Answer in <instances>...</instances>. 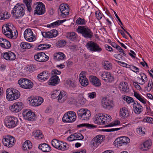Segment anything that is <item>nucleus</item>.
<instances>
[{"instance_id":"1","label":"nucleus","mask_w":153,"mask_h":153,"mask_svg":"<svg viewBox=\"0 0 153 153\" xmlns=\"http://www.w3.org/2000/svg\"><path fill=\"white\" fill-rule=\"evenodd\" d=\"M76 31L81 34L83 37L87 39H91L93 36V33L87 26H79L76 29Z\"/></svg>"},{"instance_id":"2","label":"nucleus","mask_w":153,"mask_h":153,"mask_svg":"<svg viewBox=\"0 0 153 153\" xmlns=\"http://www.w3.org/2000/svg\"><path fill=\"white\" fill-rule=\"evenodd\" d=\"M6 98L9 101L17 100L20 96L19 91L15 89L7 88L6 91Z\"/></svg>"},{"instance_id":"3","label":"nucleus","mask_w":153,"mask_h":153,"mask_svg":"<svg viewBox=\"0 0 153 153\" xmlns=\"http://www.w3.org/2000/svg\"><path fill=\"white\" fill-rule=\"evenodd\" d=\"M25 6L23 4L19 5L17 4L13 8L11 13L14 16L16 17V19H18L22 17L25 14Z\"/></svg>"},{"instance_id":"4","label":"nucleus","mask_w":153,"mask_h":153,"mask_svg":"<svg viewBox=\"0 0 153 153\" xmlns=\"http://www.w3.org/2000/svg\"><path fill=\"white\" fill-rule=\"evenodd\" d=\"M18 122V118L13 116L6 117L4 121L5 125L9 128H12L15 127L17 125Z\"/></svg>"},{"instance_id":"5","label":"nucleus","mask_w":153,"mask_h":153,"mask_svg":"<svg viewBox=\"0 0 153 153\" xmlns=\"http://www.w3.org/2000/svg\"><path fill=\"white\" fill-rule=\"evenodd\" d=\"M78 118L82 120H87L91 116V111L86 109L81 108L77 111Z\"/></svg>"},{"instance_id":"6","label":"nucleus","mask_w":153,"mask_h":153,"mask_svg":"<svg viewBox=\"0 0 153 153\" xmlns=\"http://www.w3.org/2000/svg\"><path fill=\"white\" fill-rule=\"evenodd\" d=\"M130 142L129 138L126 136H122L117 138L114 141L113 144L117 147L123 146H126Z\"/></svg>"},{"instance_id":"7","label":"nucleus","mask_w":153,"mask_h":153,"mask_svg":"<svg viewBox=\"0 0 153 153\" xmlns=\"http://www.w3.org/2000/svg\"><path fill=\"white\" fill-rule=\"evenodd\" d=\"M85 47L90 51L93 52H101L102 49L97 43L92 41L88 42L85 45Z\"/></svg>"},{"instance_id":"8","label":"nucleus","mask_w":153,"mask_h":153,"mask_svg":"<svg viewBox=\"0 0 153 153\" xmlns=\"http://www.w3.org/2000/svg\"><path fill=\"white\" fill-rule=\"evenodd\" d=\"M2 142L4 146L8 147H11L14 145L16 140L13 136L7 135L2 139Z\"/></svg>"},{"instance_id":"9","label":"nucleus","mask_w":153,"mask_h":153,"mask_svg":"<svg viewBox=\"0 0 153 153\" xmlns=\"http://www.w3.org/2000/svg\"><path fill=\"white\" fill-rule=\"evenodd\" d=\"M13 27L11 26V25H4L2 27V31L3 33L9 38H14L16 36H15L13 35Z\"/></svg>"},{"instance_id":"10","label":"nucleus","mask_w":153,"mask_h":153,"mask_svg":"<svg viewBox=\"0 0 153 153\" xmlns=\"http://www.w3.org/2000/svg\"><path fill=\"white\" fill-rule=\"evenodd\" d=\"M101 103L103 108L108 110H110L114 106L113 100L108 98L107 97L102 98Z\"/></svg>"},{"instance_id":"11","label":"nucleus","mask_w":153,"mask_h":153,"mask_svg":"<svg viewBox=\"0 0 153 153\" xmlns=\"http://www.w3.org/2000/svg\"><path fill=\"white\" fill-rule=\"evenodd\" d=\"M36 4L34 14H37L38 15H40L44 14L45 12V5L41 2H38Z\"/></svg>"},{"instance_id":"12","label":"nucleus","mask_w":153,"mask_h":153,"mask_svg":"<svg viewBox=\"0 0 153 153\" xmlns=\"http://www.w3.org/2000/svg\"><path fill=\"white\" fill-rule=\"evenodd\" d=\"M24 104L22 102H15L10 106L9 108L11 111L13 112H18L21 111L23 108Z\"/></svg>"},{"instance_id":"13","label":"nucleus","mask_w":153,"mask_h":153,"mask_svg":"<svg viewBox=\"0 0 153 153\" xmlns=\"http://www.w3.org/2000/svg\"><path fill=\"white\" fill-rule=\"evenodd\" d=\"M60 13L61 16L63 18H65L66 16L69 14V6L67 4L65 5L64 4H62L59 6V7Z\"/></svg>"},{"instance_id":"14","label":"nucleus","mask_w":153,"mask_h":153,"mask_svg":"<svg viewBox=\"0 0 153 153\" xmlns=\"http://www.w3.org/2000/svg\"><path fill=\"white\" fill-rule=\"evenodd\" d=\"M52 76L48 81V84L51 85H56L57 83V70H53L51 72Z\"/></svg>"},{"instance_id":"15","label":"nucleus","mask_w":153,"mask_h":153,"mask_svg":"<svg viewBox=\"0 0 153 153\" xmlns=\"http://www.w3.org/2000/svg\"><path fill=\"white\" fill-rule=\"evenodd\" d=\"M22 115L25 119L28 120L33 121L35 119V114L34 113L28 110L23 111Z\"/></svg>"},{"instance_id":"16","label":"nucleus","mask_w":153,"mask_h":153,"mask_svg":"<svg viewBox=\"0 0 153 153\" xmlns=\"http://www.w3.org/2000/svg\"><path fill=\"white\" fill-rule=\"evenodd\" d=\"M28 101L31 105L38 106L41 105L43 101V99L41 97H38V98L33 97L28 98Z\"/></svg>"},{"instance_id":"17","label":"nucleus","mask_w":153,"mask_h":153,"mask_svg":"<svg viewBox=\"0 0 153 153\" xmlns=\"http://www.w3.org/2000/svg\"><path fill=\"white\" fill-rule=\"evenodd\" d=\"M34 58L37 61L42 62L47 61L48 60L49 57L45 53L41 52L35 55Z\"/></svg>"},{"instance_id":"18","label":"nucleus","mask_w":153,"mask_h":153,"mask_svg":"<svg viewBox=\"0 0 153 153\" xmlns=\"http://www.w3.org/2000/svg\"><path fill=\"white\" fill-rule=\"evenodd\" d=\"M100 74L102 79L106 82H112L114 80L113 76L111 75L109 72L104 71Z\"/></svg>"},{"instance_id":"19","label":"nucleus","mask_w":153,"mask_h":153,"mask_svg":"<svg viewBox=\"0 0 153 153\" xmlns=\"http://www.w3.org/2000/svg\"><path fill=\"white\" fill-rule=\"evenodd\" d=\"M25 38L27 41L31 42L33 39V33L31 29L28 28L26 29L24 33Z\"/></svg>"},{"instance_id":"20","label":"nucleus","mask_w":153,"mask_h":153,"mask_svg":"<svg viewBox=\"0 0 153 153\" xmlns=\"http://www.w3.org/2000/svg\"><path fill=\"white\" fill-rule=\"evenodd\" d=\"M152 145V140L149 139L145 141L140 146V149L143 151H146L150 149Z\"/></svg>"},{"instance_id":"21","label":"nucleus","mask_w":153,"mask_h":153,"mask_svg":"<svg viewBox=\"0 0 153 153\" xmlns=\"http://www.w3.org/2000/svg\"><path fill=\"white\" fill-rule=\"evenodd\" d=\"M89 80L91 84L95 87H99L101 85L100 80L95 76H90L89 77Z\"/></svg>"},{"instance_id":"22","label":"nucleus","mask_w":153,"mask_h":153,"mask_svg":"<svg viewBox=\"0 0 153 153\" xmlns=\"http://www.w3.org/2000/svg\"><path fill=\"white\" fill-rule=\"evenodd\" d=\"M68 94L67 93L64 91H62L58 95V102L62 103L67 99Z\"/></svg>"},{"instance_id":"23","label":"nucleus","mask_w":153,"mask_h":153,"mask_svg":"<svg viewBox=\"0 0 153 153\" xmlns=\"http://www.w3.org/2000/svg\"><path fill=\"white\" fill-rule=\"evenodd\" d=\"M3 56L4 58L7 60H14L16 58L15 54L11 51L4 53Z\"/></svg>"},{"instance_id":"24","label":"nucleus","mask_w":153,"mask_h":153,"mask_svg":"<svg viewBox=\"0 0 153 153\" xmlns=\"http://www.w3.org/2000/svg\"><path fill=\"white\" fill-rule=\"evenodd\" d=\"M67 85L71 90H75V88L77 86L76 81L72 79H68L66 81Z\"/></svg>"},{"instance_id":"25","label":"nucleus","mask_w":153,"mask_h":153,"mask_svg":"<svg viewBox=\"0 0 153 153\" xmlns=\"http://www.w3.org/2000/svg\"><path fill=\"white\" fill-rule=\"evenodd\" d=\"M49 76L50 73L48 71H45L39 74L37 77L40 80L45 81L49 77Z\"/></svg>"},{"instance_id":"26","label":"nucleus","mask_w":153,"mask_h":153,"mask_svg":"<svg viewBox=\"0 0 153 153\" xmlns=\"http://www.w3.org/2000/svg\"><path fill=\"white\" fill-rule=\"evenodd\" d=\"M79 81L81 85L84 87L87 86L88 84V80L85 75H83L82 73L79 75Z\"/></svg>"},{"instance_id":"27","label":"nucleus","mask_w":153,"mask_h":153,"mask_svg":"<svg viewBox=\"0 0 153 153\" xmlns=\"http://www.w3.org/2000/svg\"><path fill=\"white\" fill-rule=\"evenodd\" d=\"M38 148L44 152H49L51 150L50 146L45 143H43L39 145Z\"/></svg>"},{"instance_id":"28","label":"nucleus","mask_w":153,"mask_h":153,"mask_svg":"<svg viewBox=\"0 0 153 153\" xmlns=\"http://www.w3.org/2000/svg\"><path fill=\"white\" fill-rule=\"evenodd\" d=\"M66 37L72 41H74L77 39V35L74 32H71L66 33Z\"/></svg>"},{"instance_id":"29","label":"nucleus","mask_w":153,"mask_h":153,"mask_svg":"<svg viewBox=\"0 0 153 153\" xmlns=\"http://www.w3.org/2000/svg\"><path fill=\"white\" fill-rule=\"evenodd\" d=\"M137 105L133 107L134 112L137 114H140L143 111V107L140 103H137Z\"/></svg>"},{"instance_id":"30","label":"nucleus","mask_w":153,"mask_h":153,"mask_svg":"<svg viewBox=\"0 0 153 153\" xmlns=\"http://www.w3.org/2000/svg\"><path fill=\"white\" fill-rule=\"evenodd\" d=\"M33 136L37 139H40L44 137L42 131L39 130H36L33 132Z\"/></svg>"},{"instance_id":"31","label":"nucleus","mask_w":153,"mask_h":153,"mask_svg":"<svg viewBox=\"0 0 153 153\" xmlns=\"http://www.w3.org/2000/svg\"><path fill=\"white\" fill-rule=\"evenodd\" d=\"M134 96L140 102L145 104L146 103V100L144 97H142L140 94L138 93L135 91H134Z\"/></svg>"},{"instance_id":"32","label":"nucleus","mask_w":153,"mask_h":153,"mask_svg":"<svg viewBox=\"0 0 153 153\" xmlns=\"http://www.w3.org/2000/svg\"><path fill=\"white\" fill-rule=\"evenodd\" d=\"M58 149L62 151L66 150L67 149V147L66 145L67 143L62 141H60L58 140Z\"/></svg>"},{"instance_id":"33","label":"nucleus","mask_w":153,"mask_h":153,"mask_svg":"<svg viewBox=\"0 0 153 153\" xmlns=\"http://www.w3.org/2000/svg\"><path fill=\"white\" fill-rule=\"evenodd\" d=\"M120 116L123 117H127L128 116V111L127 108L125 107H123L120 109Z\"/></svg>"},{"instance_id":"34","label":"nucleus","mask_w":153,"mask_h":153,"mask_svg":"<svg viewBox=\"0 0 153 153\" xmlns=\"http://www.w3.org/2000/svg\"><path fill=\"white\" fill-rule=\"evenodd\" d=\"M111 116L107 114L103 115V121L102 122V125L108 124L111 121Z\"/></svg>"},{"instance_id":"35","label":"nucleus","mask_w":153,"mask_h":153,"mask_svg":"<svg viewBox=\"0 0 153 153\" xmlns=\"http://www.w3.org/2000/svg\"><path fill=\"white\" fill-rule=\"evenodd\" d=\"M32 144L29 140H27L23 144V148L24 150H28L30 149L32 147Z\"/></svg>"},{"instance_id":"36","label":"nucleus","mask_w":153,"mask_h":153,"mask_svg":"<svg viewBox=\"0 0 153 153\" xmlns=\"http://www.w3.org/2000/svg\"><path fill=\"white\" fill-rule=\"evenodd\" d=\"M101 114H96V117L95 119L94 120V121L95 123L97 124L102 125V120H101L100 119L102 117H101Z\"/></svg>"},{"instance_id":"37","label":"nucleus","mask_w":153,"mask_h":153,"mask_svg":"<svg viewBox=\"0 0 153 153\" xmlns=\"http://www.w3.org/2000/svg\"><path fill=\"white\" fill-rule=\"evenodd\" d=\"M126 68H129L131 70L137 74L139 72V69L136 66L133 65H130L126 64Z\"/></svg>"},{"instance_id":"38","label":"nucleus","mask_w":153,"mask_h":153,"mask_svg":"<svg viewBox=\"0 0 153 153\" xmlns=\"http://www.w3.org/2000/svg\"><path fill=\"white\" fill-rule=\"evenodd\" d=\"M102 65L104 68L107 70H109L112 68V64L108 61H103Z\"/></svg>"},{"instance_id":"39","label":"nucleus","mask_w":153,"mask_h":153,"mask_svg":"<svg viewBox=\"0 0 153 153\" xmlns=\"http://www.w3.org/2000/svg\"><path fill=\"white\" fill-rule=\"evenodd\" d=\"M67 114L65 113L63 117L62 120V121L65 123H72L74 121L72 120H70V117Z\"/></svg>"},{"instance_id":"40","label":"nucleus","mask_w":153,"mask_h":153,"mask_svg":"<svg viewBox=\"0 0 153 153\" xmlns=\"http://www.w3.org/2000/svg\"><path fill=\"white\" fill-rule=\"evenodd\" d=\"M33 86V83L30 80L26 79L24 89H29Z\"/></svg>"},{"instance_id":"41","label":"nucleus","mask_w":153,"mask_h":153,"mask_svg":"<svg viewBox=\"0 0 153 153\" xmlns=\"http://www.w3.org/2000/svg\"><path fill=\"white\" fill-rule=\"evenodd\" d=\"M23 1L26 5L28 11L29 12H30L31 11L30 4L32 2V0H23Z\"/></svg>"},{"instance_id":"42","label":"nucleus","mask_w":153,"mask_h":153,"mask_svg":"<svg viewBox=\"0 0 153 153\" xmlns=\"http://www.w3.org/2000/svg\"><path fill=\"white\" fill-rule=\"evenodd\" d=\"M87 21L84 19H82L80 17L78 18L76 21V23L77 25H86Z\"/></svg>"},{"instance_id":"43","label":"nucleus","mask_w":153,"mask_h":153,"mask_svg":"<svg viewBox=\"0 0 153 153\" xmlns=\"http://www.w3.org/2000/svg\"><path fill=\"white\" fill-rule=\"evenodd\" d=\"M74 134L75 140H81L84 138L82 134L79 133H76Z\"/></svg>"},{"instance_id":"44","label":"nucleus","mask_w":153,"mask_h":153,"mask_svg":"<svg viewBox=\"0 0 153 153\" xmlns=\"http://www.w3.org/2000/svg\"><path fill=\"white\" fill-rule=\"evenodd\" d=\"M101 142V140L100 139H98L96 137H94L92 140L91 144L93 146H96L97 144L100 143Z\"/></svg>"},{"instance_id":"45","label":"nucleus","mask_w":153,"mask_h":153,"mask_svg":"<svg viewBox=\"0 0 153 153\" xmlns=\"http://www.w3.org/2000/svg\"><path fill=\"white\" fill-rule=\"evenodd\" d=\"M26 79V78H22L19 80L18 81V83L20 87L24 89L25 87Z\"/></svg>"},{"instance_id":"46","label":"nucleus","mask_w":153,"mask_h":153,"mask_svg":"<svg viewBox=\"0 0 153 153\" xmlns=\"http://www.w3.org/2000/svg\"><path fill=\"white\" fill-rule=\"evenodd\" d=\"M125 127V126H123L121 127L114 128H111V129H102V131H105L107 132H109L111 131H117L119 130L122 129Z\"/></svg>"},{"instance_id":"47","label":"nucleus","mask_w":153,"mask_h":153,"mask_svg":"<svg viewBox=\"0 0 153 153\" xmlns=\"http://www.w3.org/2000/svg\"><path fill=\"white\" fill-rule=\"evenodd\" d=\"M66 114H67L70 117H73L72 120L74 121H75L76 120V116L75 113L74 111H69L67 112Z\"/></svg>"},{"instance_id":"48","label":"nucleus","mask_w":153,"mask_h":153,"mask_svg":"<svg viewBox=\"0 0 153 153\" xmlns=\"http://www.w3.org/2000/svg\"><path fill=\"white\" fill-rule=\"evenodd\" d=\"M95 15L97 19L98 20H100L102 19L103 15L101 11L99 10L96 11Z\"/></svg>"},{"instance_id":"49","label":"nucleus","mask_w":153,"mask_h":153,"mask_svg":"<svg viewBox=\"0 0 153 153\" xmlns=\"http://www.w3.org/2000/svg\"><path fill=\"white\" fill-rule=\"evenodd\" d=\"M11 46L10 42L6 40L5 42H4L3 45H1V46L4 48L8 49L10 48Z\"/></svg>"},{"instance_id":"50","label":"nucleus","mask_w":153,"mask_h":153,"mask_svg":"<svg viewBox=\"0 0 153 153\" xmlns=\"http://www.w3.org/2000/svg\"><path fill=\"white\" fill-rule=\"evenodd\" d=\"M139 74L141 76V78H139L142 81V83H140V84L143 85L145 83V80L143 78V75H144L145 77H144V78L145 79V80L146 81L148 80V78L147 77V76L144 73H140Z\"/></svg>"},{"instance_id":"51","label":"nucleus","mask_w":153,"mask_h":153,"mask_svg":"<svg viewBox=\"0 0 153 153\" xmlns=\"http://www.w3.org/2000/svg\"><path fill=\"white\" fill-rule=\"evenodd\" d=\"M42 33L43 37L45 38H51L52 36L50 31L43 32Z\"/></svg>"},{"instance_id":"52","label":"nucleus","mask_w":153,"mask_h":153,"mask_svg":"<svg viewBox=\"0 0 153 153\" xmlns=\"http://www.w3.org/2000/svg\"><path fill=\"white\" fill-rule=\"evenodd\" d=\"M123 99L124 101H125L128 103L130 104L133 101V99L129 96H126V97H124Z\"/></svg>"},{"instance_id":"53","label":"nucleus","mask_w":153,"mask_h":153,"mask_svg":"<svg viewBox=\"0 0 153 153\" xmlns=\"http://www.w3.org/2000/svg\"><path fill=\"white\" fill-rule=\"evenodd\" d=\"M66 42L64 40H61L58 41V47L59 48L64 47L66 45Z\"/></svg>"},{"instance_id":"54","label":"nucleus","mask_w":153,"mask_h":153,"mask_svg":"<svg viewBox=\"0 0 153 153\" xmlns=\"http://www.w3.org/2000/svg\"><path fill=\"white\" fill-rule=\"evenodd\" d=\"M58 55L59 56L58 57V61L63 60L66 58V56L64 53L62 52H58Z\"/></svg>"},{"instance_id":"55","label":"nucleus","mask_w":153,"mask_h":153,"mask_svg":"<svg viewBox=\"0 0 153 153\" xmlns=\"http://www.w3.org/2000/svg\"><path fill=\"white\" fill-rule=\"evenodd\" d=\"M122 91L125 92H128L129 91V88L127 83L124 82V85L122 88Z\"/></svg>"},{"instance_id":"56","label":"nucleus","mask_w":153,"mask_h":153,"mask_svg":"<svg viewBox=\"0 0 153 153\" xmlns=\"http://www.w3.org/2000/svg\"><path fill=\"white\" fill-rule=\"evenodd\" d=\"M143 121L151 124H153V118L151 117H147L143 119Z\"/></svg>"},{"instance_id":"57","label":"nucleus","mask_w":153,"mask_h":153,"mask_svg":"<svg viewBox=\"0 0 153 153\" xmlns=\"http://www.w3.org/2000/svg\"><path fill=\"white\" fill-rule=\"evenodd\" d=\"M140 84V83L137 82H134L133 83V85H134L136 88L138 90H142V89L139 84Z\"/></svg>"},{"instance_id":"58","label":"nucleus","mask_w":153,"mask_h":153,"mask_svg":"<svg viewBox=\"0 0 153 153\" xmlns=\"http://www.w3.org/2000/svg\"><path fill=\"white\" fill-rule=\"evenodd\" d=\"M52 145L54 147L57 149V140L56 139H53L52 141Z\"/></svg>"},{"instance_id":"59","label":"nucleus","mask_w":153,"mask_h":153,"mask_svg":"<svg viewBox=\"0 0 153 153\" xmlns=\"http://www.w3.org/2000/svg\"><path fill=\"white\" fill-rule=\"evenodd\" d=\"M96 93L95 92H92L91 93H88V97L90 99H93L96 96Z\"/></svg>"},{"instance_id":"60","label":"nucleus","mask_w":153,"mask_h":153,"mask_svg":"<svg viewBox=\"0 0 153 153\" xmlns=\"http://www.w3.org/2000/svg\"><path fill=\"white\" fill-rule=\"evenodd\" d=\"M149 87H151V88H150V90H151L152 88H153V83L152 79L149 81L148 85L145 88H148Z\"/></svg>"},{"instance_id":"61","label":"nucleus","mask_w":153,"mask_h":153,"mask_svg":"<svg viewBox=\"0 0 153 153\" xmlns=\"http://www.w3.org/2000/svg\"><path fill=\"white\" fill-rule=\"evenodd\" d=\"M57 90H56L55 91H52V93L51 94V97L53 99H55L57 97Z\"/></svg>"},{"instance_id":"62","label":"nucleus","mask_w":153,"mask_h":153,"mask_svg":"<svg viewBox=\"0 0 153 153\" xmlns=\"http://www.w3.org/2000/svg\"><path fill=\"white\" fill-rule=\"evenodd\" d=\"M137 131L139 134L141 135H143L145 134V132L142 130V128L141 127L137 128Z\"/></svg>"},{"instance_id":"63","label":"nucleus","mask_w":153,"mask_h":153,"mask_svg":"<svg viewBox=\"0 0 153 153\" xmlns=\"http://www.w3.org/2000/svg\"><path fill=\"white\" fill-rule=\"evenodd\" d=\"M86 150L85 149H80L78 151H72L71 153H86Z\"/></svg>"},{"instance_id":"64","label":"nucleus","mask_w":153,"mask_h":153,"mask_svg":"<svg viewBox=\"0 0 153 153\" xmlns=\"http://www.w3.org/2000/svg\"><path fill=\"white\" fill-rule=\"evenodd\" d=\"M50 32L52 36L51 38L56 36L57 34V31L56 30H52Z\"/></svg>"}]
</instances>
